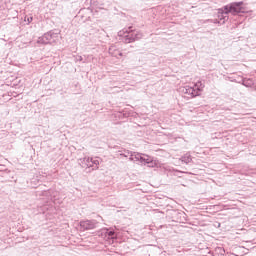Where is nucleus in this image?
<instances>
[{
    "label": "nucleus",
    "instance_id": "obj_1",
    "mask_svg": "<svg viewBox=\"0 0 256 256\" xmlns=\"http://www.w3.org/2000/svg\"><path fill=\"white\" fill-rule=\"evenodd\" d=\"M229 13H232V15L237 13H247V7H245L243 2H235L227 5L218 11V19H216L215 23L223 25L225 21L229 20Z\"/></svg>",
    "mask_w": 256,
    "mask_h": 256
},
{
    "label": "nucleus",
    "instance_id": "obj_2",
    "mask_svg": "<svg viewBox=\"0 0 256 256\" xmlns=\"http://www.w3.org/2000/svg\"><path fill=\"white\" fill-rule=\"evenodd\" d=\"M203 89H205V85H203V82L198 81L195 84L180 87L179 91L183 93L184 97H187V99H193L199 97V95L203 93Z\"/></svg>",
    "mask_w": 256,
    "mask_h": 256
},
{
    "label": "nucleus",
    "instance_id": "obj_3",
    "mask_svg": "<svg viewBox=\"0 0 256 256\" xmlns=\"http://www.w3.org/2000/svg\"><path fill=\"white\" fill-rule=\"evenodd\" d=\"M118 37L121 38L123 43H134V41H139V39L143 37V34L139 30H135L130 26L120 30L118 32Z\"/></svg>",
    "mask_w": 256,
    "mask_h": 256
},
{
    "label": "nucleus",
    "instance_id": "obj_4",
    "mask_svg": "<svg viewBox=\"0 0 256 256\" xmlns=\"http://www.w3.org/2000/svg\"><path fill=\"white\" fill-rule=\"evenodd\" d=\"M104 241H107L110 245H113L117 239H121L122 234L117 228H103L99 234Z\"/></svg>",
    "mask_w": 256,
    "mask_h": 256
},
{
    "label": "nucleus",
    "instance_id": "obj_5",
    "mask_svg": "<svg viewBox=\"0 0 256 256\" xmlns=\"http://www.w3.org/2000/svg\"><path fill=\"white\" fill-rule=\"evenodd\" d=\"M130 160L140 161V163H147L149 167H163V165L159 161L153 160L151 156L145 154H131Z\"/></svg>",
    "mask_w": 256,
    "mask_h": 256
},
{
    "label": "nucleus",
    "instance_id": "obj_6",
    "mask_svg": "<svg viewBox=\"0 0 256 256\" xmlns=\"http://www.w3.org/2000/svg\"><path fill=\"white\" fill-rule=\"evenodd\" d=\"M79 165L88 172L97 171L99 169V158L86 156L79 160Z\"/></svg>",
    "mask_w": 256,
    "mask_h": 256
},
{
    "label": "nucleus",
    "instance_id": "obj_7",
    "mask_svg": "<svg viewBox=\"0 0 256 256\" xmlns=\"http://www.w3.org/2000/svg\"><path fill=\"white\" fill-rule=\"evenodd\" d=\"M97 227V222L94 220H82L80 221V229L82 231H89Z\"/></svg>",
    "mask_w": 256,
    "mask_h": 256
},
{
    "label": "nucleus",
    "instance_id": "obj_8",
    "mask_svg": "<svg viewBox=\"0 0 256 256\" xmlns=\"http://www.w3.org/2000/svg\"><path fill=\"white\" fill-rule=\"evenodd\" d=\"M38 45H51V33L47 32L37 40Z\"/></svg>",
    "mask_w": 256,
    "mask_h": 256
},
{
    "label": "nucleus",
    "instance_id": "obj_9",
    "mask_svg": "<svg viewBox=\"0 0 256 256\" xmlns=\"http://www.w3.org/2000/svg\"><path fill=\"white\" fill-rule=\"evenodd\" d=\"M57 195H59V192L53 190H48L44 192V197H46L48 201H52V203H55V198L57 197Z\"/></svg>",
    "mask_w": 256,
    "mask_h": 256
},
{
    "label": "nucleus",
    "instance_id": "obj_10",
    "mask_svg": "<svg viewBox=\"0 0 256 256\" xmlns=\"http://www.w3.org/2000/svg\"><path fill=\"white\" fill-rule=\"evenodd\" d=\"M109 54L112 55V57H116L117 59L123 57V53H121V50L117 49V46L115 45L110 46Z\"/></svg>",
    "mask_w": 256,
    "mask_h": 256
},
{
    "label": "nucleus",
    "instance_id": "obj_11",
    "mask_svg": "<svg viewBox=\"0 0 256 256\" xmlns=\"http://www.w3.org/2000/svg\"><path fill=\"white\" fill-rule=\"evenodd\" d=\"M51 39H50V45H53L55 43H57V41H59V38L61 37L59 33H55V32H49Z\"/></svg>",
    "mask_w": 256,
    "mask_h": 256
},
{
    "label": "nucleus",
    "instance_id": "obj_12",
    "mask_svg": "<svg viewBox=\"0 0 256 256\" xmlns=\"http://www.w3.org/2000/svg\"><path fill=\"white\" fill-rule=\"evenodd\" d=\"M182 161L183 163H191L192 159H191V155L190 154H186L182 157Z\"/></svg>",
    "mask_w": 256,
    "mask_h": 256
},
{
    "label": "nucleus",
    "instance_id": "obj_13",
    "mask_svg": "<svg viewBox=\"0 0 256 256\" xmlns=\"http://www.w3.org/2000/svg\"><path fill=\"white\" fill-rule=\"evenodd\" d=\"M243 85H245V87H251V85H253V80H243Z\"/></svg>",
    "mask_w": 256,
    "mask_h": 256
},
{
    "label": "nucleus",
    "instance_id": "obj_14",
    "mask_svg": "<svg viewBox=\"0 0 256 256\" xmlns=\"http://www.w3.org/2000/svg\"><path fill=\"white\" fill-rule=\"evenodd\" d=\"M25 21H27V23H32L33 22V17H25Z\"/></svg>",
    "mask_w": 256,
    "mask_h": 256
},
{
    "label": "nucleus",
    "instance_id": "obj_15",
    "mask_svg": "<svg viewBox=\"0 0 256 256\" xmlns=\"http://www.w3.org/2000/svg\"><path fill=\"white\" fill-rule=\"evenodd\" d=\"M76 61H83V56H76Z\"/></svg>",
    "mask_w": 256,
    "mask_h": 256
},
{
    "label": "nucleus",
    "instance_id": "obj_16",
    "mask_svg": "<svg viewBox=\"0 0 256 256\" xmlns=\"http://www.w3.org/2000/svg\"><path fill=\"white\" fill-rule=\"evenodd\" d=\"M118 115H119V117H122V115H125V114L119 112Z\"/></svg>",
    "mask_w": 256,
    "mask_h": 256
}]
</instances>
